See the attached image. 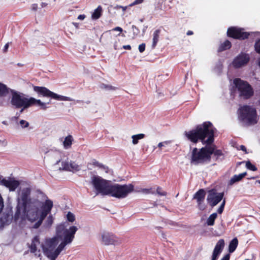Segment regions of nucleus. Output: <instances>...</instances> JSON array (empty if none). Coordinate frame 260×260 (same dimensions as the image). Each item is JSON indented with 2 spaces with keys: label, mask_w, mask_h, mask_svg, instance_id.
Listing matches in <instances>:
<instances>
[{
  "label": "nucleus",
  "mask_w": 260,
  "mask_h": 260,
  "mask_svg": "<svg viewBox=\"0 0 260 260\" xmlns=\"http://www.w3.org/2000/svg\"><path fill=\"white\" fill-rule=\"evenodd\" d=\"M31 8L32 10L36 11L38 8V5L36 4H34L32 5Z\"/></svg>",
  "instance_id": "50"
},
{
  "label": "nucleus",
  "mask_w": 260,
  "mask_h": 260,
  "mask_svg": "<svg viewBox=\"0 0 260 260\" xmlns=\"http://www.w3.org/2000/svg\"><path fill=\"white\" fill-rule=\"evenodd\" d=\"M238 118L243 125H253L257 123L256 111L252 107L245 105L238 111Z\"/></svg>",
  "instance_id": "4"
},
{
  "label": "nucleus",
  "mask_w": 260,
  "mask_h": 260,
  "mask_svg": "<svg viewBox=\"0 0 260 260\" xmlns=\"http://www.w3.org/2000/svg\"><path fill=\"white\" fill-rule=\"evenodd\" d=\"M0 143H2L3 144H4L5 146H6L7 144V142L6 141H2L1 140H0Z\"/></svg>",
  "instance_id": "55"
},
{
  "label": "nucleus",
  "mask_w": 260,
  "mask_h": 260,
  "mask_svg": "<svg viewBox=\"0 0 260 260\" xmlns=\"http://www.w3.org/2000/svg\"><path fill=\"white\" fill-rule=\"evenodd\" d=\"M77 102L79 103V102H81V101H77Z\"/></svg>",
  "instance_id": "64"
},
{
  "label": "nucleus",
  "mask_w": 260,
  "mask_h": 260,
  "mask_svg": "<svg viewBox=\"0 0 260 260\" xmlns=\"http://www.w3.org/2000/svg\"><path fill=\"white\" fill-rule=\"evenodd\" d=\"M213 153V149L209 147L208 145L198 150L197 148L193 149L191 155V162L194 165L203 164L210 161L211 155Z\"/></svg>",
  "instance_id": "7"
},
{
  "label": "nucleus",
  "mask_w": 260,
  "mask_h": 260,
  "mask_svg": "<svg viewBox=\"0 0 260 260\" xmlns=\"http://www.w3.org/2000/svg\"><path fill=\"white\" fill-rule=\"evenodd\" d=\"M223 192H217L210 190L207 198L208 203L212 207L217 205L223 199Z\"/></svg>",
  "instance_id": "15"
},
{
  "label": "nucleus",
  "mask_w": 260,
  "mask_h": 260,
  "mask_svg": "<svg viewBox=\"0 0 260 260\" xmlns=\"http://www.w3.org/2000/svg\"><path fill=\"white\" fill-rule=\"evenodd\" d=\"M119 8H121L123 11H125L126 9V7H123V6H119Z\"/></svg>",
  "instance_id": "56"
},
{
  "label": "nucleus",
  "mask_w": 260,
  "mask_h": 260,
  "mask_svg": "<svg viewBox=\"0 0 260 260\" xmlns=\"http://www.w3.org/2000/svg\"><path fill=\"white\" fill-rule=\"evenodd\" d=\"M6 225L4 224V223H3V221H2L1 219H0V230H2L3 229Z\"/></svg>",
  "instance_id": "52"
},
{
  "label": "nucleus",
  "mask_w": 260,
  "mask_h": 260,
  "mask_svg": "<svg viewBox=\"0 0 260 260\" xmlns=\"http://www.w3.org/2000/svg\"><path fill=\"white\" fill-rule=\"evenodd\" d=\"M230 255L229 254H226L225 256H224L221 260H229L230 259Z\"/></svg>",
  "instance_id": "48"
},
{
  "label": "nucleus",
  "mask_w": 260,
  "mask_h": 260,
  "mask_svg": "<svg viewBox=\"0 0 260 260\" xmlns=\"http://www.w3.org/2000/svg\"><path fill=\"white\" fill-rule=\"evenodd\" d=\"M231 42L228 40H226L222 44H221L220 45L218 50L219 52H221L223 50H225L226 49H230L231 48Z\"/></svg>",
  "instance_id": "30"
},
{
  "label": "nucleus",
  "mask_w": 260,
  "mask_h": 260,
  "mask_svg": "<svg viewBox=\"0 0 260 260\" xmlns=\"http://www.w3.org/2000/svg\"><path fill=\"white\" fill-rule=\"evenodd\" d=\"M215 128L209 121L205 122L202 124L198 125L195 129L184 132L185 136L188 140L196 143L200 140L203 144H207L209 147L213 149V153L219 157L222 155L220 150H215L214 146L210 145L214 141Z\"/></svg>",
  "instance_id": "2"
},
{
  "label": "nucleus",
  "mask_w": 260,
  "mask_h": 260,
  "mask_svg": "<svg viewBox=\"0 0 260 260\" xmlns=\"http://www.w3.org/2000/svg\"><path fill=\"white\" fill-rule=\"evenodd\" d=\"M21 109L20 111V113H22L23 111H24V110L26 109V108H24L23 107H21Z\"/></svg>",
  "instance_id": "58"
},
{
  "label": "nucleus",
  "mask_w": 260,
  "mask_h": 260,
  "mask_svg": "<svg viewBox=\"0 0 260 260\" xmlns=\"http://www.w3.org/2000/svg\"><path fill=\"white\" fill-rule=\"evenodd\" d=\"M112 30L113 31H120V32H122V29L120 27L117 26V27H116L112 29Z\"/></svg>",
  "instance_id": "47"
},
{
  "label": "nucleus",
  "mask_w": 260,
  "mask_h": 260,
  "mask_svg": "<svg viewBox=\"0 0 260 260\" xmlns=\"http://www.w3.org/2000/svg\"><path fill=\"white\" fill-rule=\"evenodd\" d=\"M249 60V55L242 52L235 58L232 63L235 68H239L247 64Z\"/></svg>",
  "instance_id": "17"
},
{
  "label": "nucleus",
  "mask_w": 260,
  "mask_h": 260,
  "mask_svg": "<svg viewBox=\"0 0 260 260\" xmlns=\"http://www.w3.org/2000/svg\"><path fill=\"white\" fill-rule=\"evenodd\" d=\"M103 11L102 7L101 6H99L98 8L94 10V12L92 14L91 18L93 20L98 19L102 15Z\"/></svg>",
  "instance_id": "23"
},
{
  "label": "nucleus",
  "mask_w": 260,
  "mask_h": 260,
  "mask_svg": "<svg viewBox=\"0 0 260 260\" xmlns=\"http://www.w3.org/2000/svg\"><path fill=\"white\" fill-rule=\"evenodd\" d=\"M134 186L132 184L120 185L111 184L107 196L117 199H124L134 191Z\"/></svg>",
  "instance_id": "6"
},
{
  "label": "nucleus",
  "mask_w": 260,
  "mask_h": 260,
  "mask_svg": "<svg viewBox=\"0 0 260 260\" xmlns=\"http://www.w3.org/2000/svg\"><path fill=\"white\" fill-rule=\"evenodd\" d=\"M67 218L68 221L73 222L75 220V217L73 213L69 212L67 214Z\"/></svg>",
  "instance_id": "35"
},
{
  "label": "nucleus",
  "mask_w": 260,
  "mask_h": 260,
  "mask_svg": "<svg viewBox=\"0 0 260 260\" xmlns=\"http://www.w3.org/2000/svg\"><path fill=\"white\" fill-rule=\"evenodd\" d=\"M239 149L243 151H246V148L244 145H240Z\"/></svg>",
  "instance_id": "53"
},
{
  "label": "nucleus",
  "mask_w": 260,
  "mask_h": 260,
  "mask_svg": "<svg viewBox=\"0 0 260 260\" xmlns=\"http://www.w3.org/2000/svg\"><path fill=\"white\" fill-rule=\"evenodd\" d=\"M147 27V26H146V27H145V28L143 29V32H145V30L146 29Z\"/></svg>",
  "instance_id": "59"
},
{
  "label": "nucleus",
  "mask_w": 260,
  "mask_h": 260,
  "mask_svg": "<svg viewBox=\"0 0 260 260\" xmlns=\"http://www.w3.org/2000/svg\"><path fill=\"white\" fill-rule=\"evenodd\" d=\"M44 245L40 242L39 237L36 236L31 241V243L29 246L30 251L33 253L37 257L41 256V250H43Z\"/></svg>",
  "instance_id": "16"
},
{
  "label": "nucleus",
  "mask_w": 260,
  "mask_h": 260,
  "mask_svg": "<svg viewBox=\"0 0 260 260\" xmlns=\"http://www.w3.org/2000/svg\"><path fill=\"white\" fill-rule=\"evenodd\" d=\"M60 161V159H59V160H57V161H56V164H56V165L58 164Z\"/></svg>",
  "instance_id": "62"
},
{
  "label": "nucleus",
  "mask_w": 260,
  "mask_h": 260,
  "mask_svg": "<svg viewBox=\"0 0 260 260\" xmlns=\"http://www.w3.org/2000/svg\"><path fill=\"white\" fill-rule=\"evenodd\" d=\"M233 83L238 91L240 95L244 99H248L253 94V90L251 86L246 82L239 78L235 79Z\"/></svg>",
  "instance_id": "12"
},
{
  "label": "nucleus",
  "mask_w": 260,
  "mask_h": 260,
  "mask_svg": "<svg viewBox=\"0 0 260 260\" xmlns=\"http://www.w3.org/2000/svg\"><path fill=\"white\" fill-rule=\"evenodd\" d=\"M139 191H141L143 193H146V194H148V193L154 194V191L152 190V188H142Z\"/></svg>",
  "instance_id": "38"
},
{
  "label": "nucleus",
  "mask_w": 260,
  "mask_h": 260,
  "mask_svg": "<svg viewBox=\"0 0 260 260\" xmlns=\"http://www.w3.org/2000/svg\"><path fill=\"white\" fill-rule=\"evenodd\" d=\"M122 48L124 49H127V50L131 49V46L129 45H124V46H123Z\"/></svg>",
  "instance_id": "51"
},
{
  "label": "nucleus",
  "mask_w": 260,
  "mask_h": 260,
  "mask_svg": "<svg viewBox=\"0 0 260 260\" xmlns=\"http://www.w3.org/2000/svg\"><path fill=\"white\" fill-rule=\"evenodd\" d=\"M205 195L206 193L205 190L203 189H201L198 190L193 196V199L197 200L199 207L201 210L204 209L202 206V203L205 199Z\"/></svg>",
  "instance_id": "21"
},
{
  "label": "nucleus",
  "mask_w": 260,
  "mask_h": 260,
  "mask_svg": "<svg viewBox=\"0 0 260 260\" xmlns=\"http://www.w3.org/2000/svg\"><path fill=\"white\" fill-rule=\"evenodd\" d=\"M53 206V202L51 200L47 199L45 201L42 207L39 220L35 223L34 228L37 229L41 225L45 218L51 212Z\"/></svg>",
  "instance_id": "13"
},
{
  "label": "nucleus",
  "mask_w": 260,
  "mask_h": 260,
  "mask_svg": "<svg viewBox=\"0 0 260 260\" xmlns=\"http://www.w3.org/2000/svg\"><path fill=\"white\" fill-rule=\"evenodd\" d=\"M3 123L4 124H6V122L5 121H3Z\"/></svg>",
  "instance_id": "63"
},
{
  "label": "nucleus",
  "mask_w": 260,
  "mask_h": 260,
  "mask_svg": "<svg viewBox=\"0 0 260 260\" xmlns=\"http://www.w3.org/2000/svg\"><path fill=\"white\" fill-rule=\"evenodd\" d=\"M225 204V199L223 200L222 203L221 204L220 207L217 210V212L219 214H221L223 212V211L224 210V206Z\"/></svg>",
  "instance_id": "39"
},
{
  "label": "nucleus",
  "mask_w": 260,
  "mask_h": 260,
  "mask_svg": "<svg viewBox=\"0 0 260 260\" xmlns=\"http://www.w3.org/2000/svg\"><path fill=\"white\" fill-rule=\"evenodd\" d=\"M160 30L158 29L154 31L153 34V42L152 44V48H154L159 40V35Z\"/></svg>",
  "instance_id": "24"
},
{
  "label": "nucleus",
  "mask_w": 260,
  "mask_h": 260,
  "mask_svg": "<svg viewBox=\"0 0 260 260\" xmlns=\"http://www.w3.org/2000/svg\"><path fill=\"white\" fill-rule=\"evenodd\" d=\"M246 166L247 169H248L249 170H250L251 171H255L257 170L256 167L255 166H254L253 165H252L249 161H248L246 162Z\"/></svg>",
  "instance_id": "36"
},
{
  "label": "nucleus",
  "mask_w": 260,
  "mask_h": 260,
  "mask_svg": "<svg viewBox=\"0 0 260 260\" xmlns=\"http://www.w3.org/2000/svg\"><path fill=\"white\" fill-rule=\"evenodd\" d=\"M67 222H63L56 227V236L47 239L43 247V252L50 260H55L65 246L72 243L78 230L75 226L66 229Z\"/></svg>",
  "instance_id": "1"
},
{
  "label": "nucleus",
  "mask_w": 260,
  "mask_h": 260,
  "mask_svg": "<svg viewBox=\"0 0 260 260\" xmlns=\"http://www.w3.org/2000/svg\"><path fill=\"white\" fill-rule=\"evenodd\" d=\"M258 66L260 67V58L258 59Z\"/></svg>",
  "instance_id": "61"
},
{
  "label": "nucleus",
  "mask_w": 260,
  "mask_h": 260,
  "mask_svg": "<svg viewBox=\"0 0 260 260\" xmlns=\"http://www.w3.org/2000/svg\"><path fill=\"white\" fill-rule=\"evenodd\" d=\"M73 138L72 136L69 135L66 137L63 142V146L65 149L69 148L72 144Z\"/></svg>",
  "instance_id": "27"
},
{
  "label": "nucleus",
  "mask_w": 260,
  "mask_h": 260,
  "mask_svg": "<svg viewBox=\"0 0 260 260\" xmlns=\"http://www.w3.org/2000/svg\"><path fill=\"white\" fill-rule=\"evenodd\" d=\"M19 123L21 127L23 128L27 127L29 126V123L24 120H21Z\"/></svg>",
  "instance_id": "40"
},
{
  "label": "nucleus",
  "mask_w": 260,
  "mask_h": 260,
  "mask_svg": "<svg viewBox=\"0 0 260 260\" xmlns=\"http://www.w3.org/2000/svg\"><path fill=\"white\" fill-rule=\"evenodd\" d=\"M53 222V216H52V215H50L47 217V220L45 222V226L46 228H49L52 224Z\"/></svg>",
  "instance_id": "33"
},
{
  "label": "nucleus",
  "mask_w": 260,
  "mask_h": 260,
  "mask_svg": "<svg viewBox=\"0 0 260 260\" xmlns=\"http://www.w3.org/2000/svg\"><path fill=\"white\" fill-rule=\"evenodd\" d=\"M132 29H133V34H134V36H137L139 34L140 31H139V29L135 25L132 26Z\"/></svg>",
  "instance_id": "42"
},
{
  "label": "nucleus",
  "mask_w": 260,
  "mask_h": 260,
  "mask_svg": "<svg viewBox=\"0 0 260 260\" xmlns=\"http://www.w3.org/2000/svg\"><path fill=\"white\" fill-rule=\"evenodd\" d=\"M31 188L25 187L21 189L19 192L18 197V204L16 207V211L14 215L15 219L18 220L21 215V209L30 205L31 203L38 201L37 200H32L30 198Z\"/></svg>",
  "instance_id": "5"
},
{
  "label": "nucleus",
  "mask_w": 260,
  "mask_h": 260,
  "mask_svg": "<svg viewBox=\"0 0 260 260\" xmlns=\"http://www.w3.org/2000/svg\"><path fill=\"white\" fill-rule=\"evenodd\" d=\"M40 204L39 201H35L30 205L21 209V215H26L28 220L34 222L39 220L41 212Z\"/></svg>",
  "instance_id": "8"
},
{
  "label": "nucleus",
  "mask_w": 260,
  "mask_h": 260,
  "mask_svg": "<svg viewBox=\"0 0 260 260\" xmlns=\"http://www.w3.org/2000/svg\"><path fill=\"white\" fill-rule=\"evenodd\" d=\"M61 168H60V170L76 172L81 170V167L77 165L74 161H63L61 162Z\"/></svg>",
  "instance_id": "18"
},
{
  "label": "nucleus",
  "mask_w": 260,
  "mask_h": 260,
  "mask_svg": "<svg viewBox=\"0 0 260 260\" xmlns=\"http://www.w3.org/2000/svg\"><path fill=\"white\" fill-rule=\"evenodd\" d=\"M85 15L84 14L79 15L78 17V19L80 20H83L85 18Z\"/></svg>",
  "instance_id": "49"
},
{
  "label": "nucleus",
  "mask_w": 260,
  "mask_h": 260,
  "mask_svg": "<svg viewBox=\"0 0 260 260\" xmlns=\"http://www.w3.org/2000/svg\"><path fill=\"white\" fill-rule=\"evenodd\" d=\"M187 35L188 36H189V35H191L193 34V32L191 30H188L187 32Z\"/></svg>",
  "instance_id": "54"
},
{
  "label": "nucleus",
  "mask_w": 260,
  "mask_h": 260,
  "mask_svg": "<svg viewBox=\"0 0 260 260\" xmlns=\"http://www.w3.org/2000/svg\"><path fill=\"white\" fill-rule=\"evenodd\" d=\"M161 188L159 187H158L157 188V190H156V192L158 194H159V196H166L167 194V193L165 191H161Z\"/></svg>",
  "instance_id": "41"
},
{
  "label": "nucleus",
  "mask_w": 260,
  "mask_h": 260,
  "mask_svg": "<svg viewBox=\"0 0 260 260\" xmlns=\"http://www.w3.org/2000/svg\"><path fill=\"white\" fill-rule=\"evenodd\" d=\"M224 241L223 239H220L216 243L212 255L211 260H217L224 247Z\"/></svg>",
  "instance_id": "20"
},
{
  "label": "nucleus",
  "mask_w": 260,
  "mask_h": 260,
  "mask_svg": "<svg viewBox=\"0 0 260 260\" xmlns=\"http://www.w3.org/2000/svg\"><path fill=\"white\" fill-rule=\"evenodd\" d=\"M100 88L101 89H105L106 90H115L116 89L115 87L109 85H106L105 84H101Z\"/></svg>",
  "instance_id": "34"
},
{
  "label": "nucleus",
  "mask_w": 260,
  "mask_h": 260,
  "mask_svg": "<svg viewBox=\"0 0 260 260\" xmlns=\"http://www.w3.org/2000/svg\"><path fill=\"white\" fill-rule=\"evenodd\" d=\"M0 219L3 221L5 225H9L11 222V218L8 214L3 215Z\"/></svg>",
  "instance_id": "32"
},
{
  "label": "nucleus",
  "mask_w": 260,
  "mask_h": 260,
  "mask_svg": "<svg viewBox=\"0 0 260 260\" xmlns=\"http://www.w3.org/2000/svg\"><path fill=\"white\" fill-rule=\"evenodd\" d=\"M46 5H47V4L44 3H42V4H41L42 7H45Z\"/></svg>",
  "instance_id": "57"
},
{
  "label": "nucleus",
  "mask_w": 260,
  "mask_h": 260,
  "mask_svg": "<svg viewBox=\"0 0 260 260\" xmlns=\"http://www.w3.org/2000/svg\"><path fill=\"white\" fill-rule=\"evenodd\" d=\"M170 143V141H164L162 142H160L158 144V147L161 148V147L165 146L166 145H168Z\"/></svg>",
  "instance_id": "44"
},
{
  "label": "nucleus",
  "mask_w": 260,
  "mask_h": 260,
  "mask_svg": "<svg viewBox=\"0 0 260 260\" xmlns=\"http://www.w3.org/2000/svg\"><path fill=\"white\" fill-rule=\"evenodd\" d=\"M19 184L18 181L12 178H9L8 179L3 178L0 181V185L8 188L10 191H14L18 187Z\"/></svg>",
  "instance_id": "19"
},
{
  "label": "nucleus",
  "mask_w": 260,
  "mask_h": 260,
  "mask_svg": "<svg viewBox=\"0 0 260 260\" xmlns=\"http://www.w3.org/2000/svg\"><path fill=\"white\" fill-rule=\"evenodd\" d=\"M9 43H8L7 44H5L4 47V49H3V51L4 52H6L8 49V48H9Z\"/></svg>",
  "instance_id": "46"
},
{
  "label": "nucleus",
  "mask_w": 260,
  "mask_h": 260,
  "mask_svg": "<svg viewBox=\"0 0 260 260\" xmlns=\"http://www.w3.org/2000/svg\"><path fill=\"white\" fill-rule=\"evenodd\" d=\"M144 0H135L134 2H133L132 3H131L129 6V7H132V6H134L135 5H139V4H140L141 3H143Z\"/></svg>",
  "instance_id": "43"
},
{
  "label": "nucleus",
  "mask_w": 260,
  "mask_h": 260,
  "mask_svg": "<svg viewBox=\"0 0 260 260\" xmlns=\"http://www.w3.org/2000/svg\"><path fill=\"white\" fill-rule=\"evenodd\" d=\"M227 35L234 39L244 40L247 38L249 36L260 37V32L256 31L248 33L244 31L243 28L237 27H231L228 29Z\"/></svg>",
  "instance_id": "11"
},
{
  "label": "nucleus",
  "mask_w": 260,
  "mask_h": 260,
  "mask_svg": "<svg viewBox=\"0 0 260 260\" xmlns=\"http://www.w3.org/2000/svg\"><path fill=\"white\" fill-rule=\"evenodd\" d=\"M101 242L105 245H118L121 240L111 233L104 232L101 233Z\"/></svg>",
  "instance_id": "14"
},
{
  "label": "nucleus",
  "mask_w": 260,
  "mask_h": 260,
  "mask_svg": "<svg viewBox=\"0 0 260 260\" xmlns=\"http://www.w3.org/2000/svg\"><path fill=\"white\" fill-rule=\"evenodd\" d=\"M33 89L39 96L50 98L51 99L60 101H73V99L66 96L55 93L45 87L34 86Z\"/></svg>",
  "instance_id": "10"
},
{
  "label": "nucleus",
  "mask_w": 260,
  "mask_h": 260,
  "mask_svg": "<svg viewBox=\"0 0 260 260\" xmlns=\"http://www.w3.org/2000/svg\"><path fill=\"white\" fill-rule=\"evenodd\" d=\"M145 49V44L144 43H142L139 46V50L142 53L144 51Z\"/></svg>",
  "instance_id": "45"
},
{
  "label": "nucleus",
  "mask_w": 260,
  "mask_h": 260,
  "mask_svg": "<svg viewBox=\"0 0 260 260\" xmlns=\"http://www.w3.org/2000/svg\"><path fill=\"white\" fill-rule=\"evenodd\" d=\"M217 217V214L216 213H213L211 214L208 218L206 221V223L208 225L212 226L214 224V221Z\"/></svg>",
  "instance_id": "28"
},
{
  "label": "nucleus",
  "mask_w": 260,
  "mask_h": 260,
  "mask_svg": "<svg viewBox=\"0 0 260 260\" xmlns=\"http://www.w3.org/2000/svg\"><path fill=\"white\" fill-rule=\"evenodd\" d=\"M238 244V240L237 238H234L230 243L229 251L230 253L233 252L236 249Z\"/></svg>",
  "instance_id": "25"
},
{
  "label": "nucleus",
  "mask_w": 260,
  "mask_h": 260,
  "mask_svg": "<svg viewBox=\"0 0 260 260\" xmlns=\"http://www.w3.org/2000/svg\"><path fill=\"white\" fill-rule=\"evenodd\" d=\"M145 136V135L143 134L133 135L132 137L133 144L134 145L137 144L139 140L143 139Z\"/></svg>",
  "instance_id": "31"
},
{
  "label": "nucleus",
  "mask_w": 260,
  "mask_h": 260,
  "mask_svg": "<svg viewBox=\"0 0 260 260\" xmlns=\"http://www.w3.org/2000/svg\"><path fill=\"white\" fill-rule=\"evenodd\" d=\"M92 164L94 166L98 167V168L103 170L104 171H105L106 173L109 172V169L108 167L104 166V165L99 162V161H96L95 159L93 160Z\"/></svg>",
  "instance_id": "29"
},
{
  "label": "nucleus",
  "mask_w": 260,
  "mask_h": 260,
  "mask_svg": "<svg viewBox=\"0 0 260 260\" xmlns=\"http://www.w3.org/2000/svg\"><path fill=\"white\" fill-rule=\"evenodd\" d=\"M91 183L96 191V194L100 193L107 196L111 186V182L98 175H93L91 178Z\"/></svg>",
  "instance_id": "9"
},
{
  "label": "nucleus",
  "mask_w": 260,
  "mask_h": 260,
  "mask_svg": "<svg viewBox=\"0 0 260 260\" xmlns=\"http://www.w3.org/2000/svg\"><path fill=\"white\" fill-rule=\"evenodd\" d=\"M9 93V88L6 85L0 82V98L4 97Z\"/></svg>",
  "instance_id": "26"
},
{
  "label": "nucleus",
  "mask_w": 260,
  "mask_h": 260,
  "mask_svg": "<svg viewBox=\"0 0 260 260\" xmlns=\"http://www.w3.org/2000/svg\"><path fill=\"white\" fill-rule=\"evenodd\" d=\"M11 104L16 109L21 107L28 108L36 104L40 106L42 110H45L47 108L46 104L40 100H37L32 97L27 98L23 93L15 91L12 92Z\"/></svg>",
  "instance_id": "3"
},
{
  "label": "nucleus",
  "mask_w": 260,
  "mask_h": 260,
  "mask_svg": "<svg viewBox=\"0 0 260 260\" xmlns=\"http://www.w3.org/2000/svg\"><path fill=\"white\" fill-rule=\"evenodd\" d=\"M119 6H116L115 7V9H119L120 8H119Z\"/></svg>",
  "instance_id": "60"
},
{
  "label": "nucleus",
  "mask_w": 260,
  "mask_h": 260,
  "mask_svg": "<svg viewBox=\"0 0 260 260\" xmlns=\"http://www.w3.org/2000/svg\"><path fill=\"white\" fill-rule=\"evenodd\" d=\"M254 48L256 52L260 54V39L255 42L254 44Z\"/></svg>",
  "instance_id": "37"
},
{
  "label": "nucleus",
  "mask_w": 260,
  "mask_h": 260,
  "mask_svg": "<svg viewBox=\"0 0 260 260\" xmlns=\"http://www.w3.org/2000/svg\"><path fill=\"white\" fill-rule=\"evenodd\" d=\"M246 175V172H244L241 173L239 175H235L233 177H232L230 180L228 184L229 185H232L235 183L237 182L240 181L243 178H244Z\"/></svg>",
  "instance_id": "22"
}]
</instances>
